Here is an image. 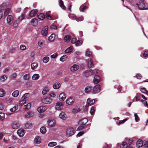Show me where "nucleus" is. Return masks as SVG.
<instances>
[{
    "label": "nucleus",
    "mask_w": 148,
    "mask_h": 148,
    "mask_svg": "<svg viewBox=\"0 0 148 148\" xmlns=\"http://www.w3.org/2000/svg\"><path fill=\"white\" fill-rule=\"evenodd\" d=\"M41 102L43 103L46 104H49L52 101V99L47 97H46L41 99Z\"/></svg>",
    "instance_id": "f257e3e1"
},
{
    "label": "nucleus",
    "mask_w": 148,
    "mask_h": 148,
    "mask_svg": "<svg viewBox=\"0 0 148 148\" xmlns=\"http://www.w3.org/2000/svg\"><path fill=\"white\" fill-rule=\"evenodd\" d=\"M75 133V131L72 127H69L67 129L66 131V135L69 136H71L73 135Z\"/></svg>",
    "instance_id": "f03ea898"
},
{
    "label": "nucleus",
    "mask_w": 148,
    "mask_h": 148,
    "mask_svg": "<svg viewBox=\"0 0 148 148\" xmlns=\"http://www.w3.org/2000/svg\"><path fill=\"white\" fill-rule=\"evenodd\" d=\"M95 102L94 99H91L90 98H88L87 100V104L85 106V109L86 111L88 110V106L92 105Z\"/></svg>",
    "instance_id": "7ed1b4c3"
},
{
    "label": "nucleus",
    "mask_w": 148,
    "mask_h": 148,
    "mask_svg": "<svg viewBox=\"0 0 148 148\" xmlns=\"http://www.w3.org/2000/svg\"><path fill=\"white\" fill-rule=\"evenodd\" d=\"M63 104L61 102H58L56 103L55 106V109L57 110H60L63 108Z\"/></svg>",
    "instance_id": "20e7f679"
},
{
    "label": "nucleus",
    "mask_w": 148,
    "mask_h": 148,
    "mask_svg": "<svg viewBox=\"0 0 148 148\" xmlns=\"http://www.w3.org/2000/svg\"><path fill=\"white\" fill-rule=\"evenodd\" d=\"M14 19V17L13 16L11 15H8L6 18V22L7 23L10 25L12 24V21H13Z\"/></svg>",
    "instance_id": "39448f33"
},
{
    "label": "nucleus",
    "mask_w": 148,
    "mask_h": 148,
    "mask_svg": "<svg viewBox=\"0 0 148 148\" xmlns=\"http://www.w3.org/2000/svg\"><path fill=\"white\" fill-rule=\"evenodd\" d=\"M75 101L74 97H71L67 99L66 101V103L69 105H72Z\"/></svg>",
    "instance_id": "423d86ee"
},
{
    "label": "nucleus",
    "mask_w": 148,
    "mask_h": 148,
    "mask_svg": "<svg viewBox=\"0 0 148 148\" xmlns=\"http://www.w3.org/2000/svg\"><path fill=\"white\" fill-rule=\"evenodd\" d=\"M136 5L138 6V7L140 10H147V8H145V5L143 2H141L139 4L137 3Z\"/></svg>",
    "instance_id": "0eeeda50"
},
{
    "label": "nucleus",
    "mask_w": 148,
    "mask_h": 148,
    "mask_svg": "<svg viewBox=\"0 0 148 148\" xmlns=\"http://www.w3.org/2000/svg\"><path fill=\"white\" fill-rule=\"evenodd\" d=\"M100 87L99 85H97L95 86L93 89V91L94 93H97L100 92Z\"/></svg>",
    "instance_id": "6e6552de"
},
{
    "label": "nucleus",
    "mask_w": 148,
    "mask_h": 148,
    "mask_svg": "<svg viewBox=\"0 0 148 148\" xmlns=\"http://www.w3.org/2000/svg\"><path fill=\"white\" fill-rule=\"evenodd\" d=\"M48 123L50 127H53L56 124V122L54 120L50 119L48 120Z\"/></svg>",
    "instance_id": "1a4fd4ad"
},
{
    "label": "nucleus",
    "mask_w": 148,
    "mask_h": 148,
    "mask_svg": "<svg viewBox=\"0 0 148 148\" xmlns=\"http://www.w3.org/2000/svg\"><path fill=\"white\" fill-rule=\"evenodd\" d=\"M34 116V113L32 111H28L25 115V117L26 118H30Z\"/></svg>",
    "instance_id": "9d476101"
},
{
    "label": "nucleus",
    "mask_w": 148,
    "mask_h": 148,
    "mask_svg": "<svg viewBox=\"0 0 148 148\" xmlns=\"http://www.w3.org/2000/svg\"><path fill=\"white\" fill-rule=\"evenodd\" d=\"M94 72L92 70H87L84 72V74L86 77H88L93 75Z\"/></svg>",
    "instance_id": "9b49d317"
},
{
    "label": "nucleus",
    "mask_w": 148,
    "mask_h": 148,
    "mask_svg": "<svg viewBox=\"0 0 148 148\" xmlns=\"http://www.w3.org/2000/svg\"><path fill=\"white\" fill-rule=\"evenodd\" d=\"M17 133L18 135L21 137L24 135L25 133V132L23 129H20L18 130Z\"/></svg>",
    "instance_id": "f8f14e48"
},
{
    "label": "nucleus",
    "mask_w": 148,
    "mask_h": 148,
    "mask_svg": "<svg viewBox=\"0 0 148 148\" xmlns=\"http://www.w3.org/2000/svg\"><path fill=\"white\" fill-rule=\"evenodd\" d=\"M59 117L60 119L65 120L67 118V116L64 112H62L60 114Z\"/></svg>",
    "instance_id": "ddd939ff"
},
{
    "label": "nucleus",
    "mask_w": 148,
    "mask_h": 148,
    "mask_svg": "<svg viewBox=\"0 0 148 148\" xmlns=\"http://www.w3.org/2000/svg\"><path fill=\"white\" fill-rule=\"evenodd\" d=\"M47 110V108L45 106H41L38 108L37 110L38 112H43Z\"/></svg>",
    "instance_id": "4468645a"
},
{
    "label": "nucleus",
    "mask_w": 148,
    "mask_h": 148,
    "mask_svg": "<svg viewBox=\"0 0 148 148\" xmlns=\"http://www.w3.org/2000/svg\"><path fill=\"white\" fill-rule=\"evenodd\" d=\"M100 80V78L99 76L97 75H96L94 77L93 82L95 84H97L99 82Z\"/></svg>",
    "instance_id": "2eb2a0df"
},
{
    "label": "nucleus",
    "mask_w": 148,
    "mask_h": 148,
    "mask_svg": "<svg viewBox=\"0 0 148 148\" xmlns=\"http://www.w3.org/2000/svg\"><path fill=\"white\" fill-rule=\"evenodd\" d=\"M48 27L45 26L42 29L41 33L42 35L46 36L48 33Z\"/></svg>",
    "instance_id": "dca6fc26"
},
{
    "label": "nucleus",
    "mask_w": 148,
    "mask_h": 148,
    "mask_svg": "<svg viewBox=\"0 0 148 148\" xmlns=\"http://www.w3.org/2000/svg\"><path fill=\"white\" fill-rule=\"evenodd\" d=\"M79 68V67L78 65L74 64L71 67L70 69L71 71L74 72L77 71Z\"/></svg>",
    "instance_id": "f3484780"
},
{
    "label": "nucleus",
    "mask_w": 148,
    "mask_h": 148,
    "mask_svg": "<svg viewBox=\"0 0 148 148\" xmlns=\"http://www.w3.org/2000/svg\"><path fill=\"white\" fill-rule=\"evenodd\" d=\"M136 147L138 148L141 147L143 145V140L140 139L138 140L136 142Z\"/></svg>",
    "instance_id": "a211bd4d"
},
{
    "label": "nucleus",
    "mask_w": 148,
    "mask_h": 148,
    "mask_svg": "<svg viewBox=\"0 0 148 148\" xmlns=\"http://www.w3.org/2000/svg\"><path fill=\"white\" fill-rule=\"evenodd\" d=\"M88 66V68H90L94 66L93 62L92 61L91 59H89L87 60Z\"/></svg>",
    "instance_id": "6ab92c4d"
},
{
    "label": "nucleus",
    "mask_w": 148,
    "mask_h": 148,
    "mask_svg": "<svg viewBox=\"0 0 148 148\" xmlns=\"http://www.w3.org/2000/svg\"><path fill=\"white\" fill-rule=\"evenodd\" d=\"M19 23V21L17 20H14L12 23V27L14 28L17 27L18 26Z\"/></svg>",
    "instance_id": "aec40b11"
},
{
    "label": "nucleus",
    "mask_w": 148,
    "mask_h": 148,
    "mask_svg": "<svg viewBox=\"0 0 148 148\" xmlns=\"http://www.w3.org/2000/svg\"><path fill=\"white\" fill-rule=\"evenodd\" d=\"M88 120L87 119H83L81 120L79 122V123L80 125H85L88 122Z\"/></svg>",
    "instance_id": "412c9836"
},
{
    "label": "nucleus",
    "mask_w": 148,
    "mask_h": 148,
    "mask_svg": "<svg viewBox=\"0 0 148 148\" xmlns=\"http://www.w3.org/2000/svg\"><path fill=\"white\" fill-rule=\"evenodd\" d=\"M66 97L65 94L62 93L60 94L59 97V99L62 101H64Z\"/></svg>",
    "instance_id": "4be33fe9"
},
{
    "label": "nucleus",
    "mask_w": 148,
    "mask_h": 148,
    "mask_svg": "<svg viewBox=\"0 0 148 148\" xmlns=\"http://www.w3.org/2000/svg\"><path fill=\"white\" fill-rule=\"evenodd\" d=\"M60 84L59 82L55 83L53 85V88L55 89H58L60 87Z\"/></svg>",
    "instance_id": "5701e85b"
},
{
    "label": "nucleus",
    "mask_w": 148,
    "mask_h": 148,
    "mask_svg": "<svg viewBox=\"0 0 148 148\" xmlns=\"http://www.w3.org/2000/svg\"><path fill=\"white\" fill-rule=\"evenodd\" d=\"M133 139L132 138L127 139L126 138L125 140V141H123V142H125L127 143V145H130L132 144V142L133 141Z\"/></svg>",
    "instance_id": "b1692460"
},
{
    "label": "nucleus",
    "mask_w": 148,
    "mask_h": 148,
    "mask_svg": "<svg viewBox=\"0 0 148 148\" xmlns=\"http://www.w3.org/2000/svg\"><path fill=\"white\" fill-rule=\"evenodd\" d=\"M38 66V64L36 62H33L31 65V69L33 70L36 69Z\"/></svg>",
    "instance_id": "393cba45"
},
{
    "label": "nucleus",
    "mask_w": 148,
    "mask_h": 148,
    "mask_svg": "<svg viewBox=\"0 0 148 148\" xmlns=\"http://www.w3.org/2000/svg\"><path fill=\"white\" fill-rule=\"evenodd\" d=\"M71 39V36L70 35H66L64 36V40L65 42H68L70 41Z\"/></svg>",
    "instance_id": "a878e982"
},
{
    "label": "nucleus",
    "mask_w": 148,
    "mask_h": 148,
    "mask_svg": "<svg viewBox=\"0 0 148 148\" xmlns=\"http://www.w3.org/2000/svg\"><path fill=\"white\" fill-rule=\"evenodd\" d=\"M37 11L36 10H32L29 14V16L31 17H33L36 15L37 13Z\"/></svg>",
    "instance_id": "bb28decb"
},
{
    "label": "nucleus",
    "mask_w": 148,
    "mask_h": 148,
    "mask_svg": "<svg viewBox=\"0 0 148 148\" xmlns=\"http://www.w3.org/2000/svg\"><path fill=\"white\" fill-rule=\"evenodd\" d=\"M31 106L32 104L31 103H28L27 105L24 106L23 108L25 110H28L30 109L31 107Z\"/></svg>",
    "instance_id": "cd10ccee"
},
{
    "label": "nucleus",
    "mask_w": 148,
    "mask_h": 148,
    "mask_svg": "<svg viewBox=\"0 0 148 148\" xmlns=\"http://www.w3.org/2000/svg\"><path fill=\"white\" fill-rule=\"evenodd\" d=\"M34 142L37 144H39L41 143V139L38 136H36Z\"/></svg>",
    "instance_id": "c85d7f7f"
},
{
    "label": "nucleus",
    "mask_w": 148,
    "mask_h": 148,
    "mask_svg": "<svg viewBox=\"0 0 148 148\" xmlns=\"http://www.w3.org/2000/svg\"><path fill=\"white\" fill-rule=\"evenodd\" d=\"M56 35L54 34H52L48 38V40L51 42L53 41L55 38Z\"/></svg>",
    "instance_id": "c756f323"
},
{
    "label": "nucleus",
    "mask_w": 148,
    "mask_h": 148,
    "mask_svg": "<svg viewBox=\"0 0 148 148\" xmlns=\"http://www.w3.org/2000/svg\"><path fill=\"white\" fill-rule=\"evenodd\" d=\"M73 50V48L72 46H70L67 48L65 51L66 53H70Z\"/></svg>",
    "instance_id": "7c9ffc66"
},
{
    "label": "nucleus",
    "mask_w": 148,
    "mask_h": 148,
    "mask_svg": "<svg viewBox=\"0 0 148 148\" xmlns=\"http://www.w3.org/2000/svg\"><path fill=\"white\" fill-rule=\"evenodd\" d=\"M38 18L40 20H43L45 18V16L42 13L38 14L37 15Z\"/></svg>",
    "instance_id": "2f4dec72"
},
{
    "label": "nucleus",
    "mask_w": 148,
    "mask_h": 148,
    "mask_svg": "<svg viewBox=\"0 0 148 148\" xmlns=\"http://www.w3.org/2000/svg\"><path fill=\"white\" fill-rule=\"evenodd\" d=\"M40 77L39 75L38 74H35L33 75L32 77V79L34 80L38 79Z\"/></svg>",
    "instance_id": "473e14b6"
},
{
    "label": "nucleus",
    "mask_w": 148,
    "mask_h": 148,
    "mask_svg": "<svg viewBox=\"0 0 148 148\" xmlns=\"http://www.w3.org/2000/svg\"><path fill=\"white\" fill-rule=\"evenodd\" d=\"M19 94V92L18 90L14 91L12 94V96L15 97H17Z\"/></svg>",
    "instance_id": "72a5a7b5"
},
{
    "label": "nucleus",
    "mask_w": 148,
    "mask_h": 148,
    "mask_svg": "<svg viewBox=\"0 0 148 148\" xmlns=\"http://www.w3.org/2000/svg\"><path fill=\"white\" fill-rule=\"evenodd\" d=\"M32 126V124L29 122L26 123L25 125V127L26 129H29Z\"/></svg>",
    "instance_id": "f704fd0d"
},
{
    "label": "nucleus",
    "mask_w": 148,
    "mask_h": 148,
    "mask_svg": "<svg viewBox=\"0 0 148 148\" xmlns=\"http://www.w3.org/2000/svg\"><path fill=\"white\" fill-rule=\"evenodd\" d=\"M92 88L90 86H87L85 88L84 91L86 93H88L90 92Z\"/></svg>",
    "instance_id": "c9c22d12"
},
{
    "label": "nucleus",
    "mask_w": 148,
    "mask_h": 148,
    "mask_svg": "<svg viewBox=\"0 0 148 148\" xmlns=\"http://www.w3.org/2000/svg\"><path fill=\"white\" fill-rule=\"evenodd\" d=\"M40 132L43 134L45 133L47 131L46 127H41L40 128Z\"/></svg>",
    "instance_id": "e433bc0d"
},
{
    "label": "nucleus",
    "mask_w": 148,
    "mask_h": 148,
    "mask_svg": "<svg viewBox=\"0 0 148 148\" xmlns=\"http://www.w3.org/2000/svg\"><path fill=\"white\" fill-rule=\"evenodd\" d=\"M49 96L52 98H54L56 95V93L53 91H51L50 92L49 94Z\"/></svg>",
    "instance_id": "4c0bfd02"
},
{
    "label": "nucleus",
    "mask_w": 148,
    "mask_h": 148,
    "mask_svg": "<svg viewBox=\"0 0 148 148\" xmlns=\"http://www.w3.org/2000/svg\"><path fill=\"white\" fill-rule=\"evenodd\" d=\"M49 91V89L48 87H45L42 90V93L43 95L46 94Z\"/></svg>",
    "instance_id": "58836bf2"
},
{
    "label": "nucleus",
    "mask_w": 148,
    "mask_h": 148,
    "mask_svg": "<svg viewBox=\"0 0 148 148\" xmlns=\"http://www.w3.org/2000/svg\"><path fill=\"white\" fill-rule=\"evenodd\" d=\"M18 127V124L16 123H13L12 125V128L13 129H17Z\"/></svg>",
    "instance_id": "ea45409f"
},
{
    "label": "nucleus",
    "mask_w": 148,
    "mask_h": 148,
    "mask_svg": "<svg viewBox=\"0 0 148 148\" xmlns=\"http://www.w3.org/2000/svg\"><path fill=\"white\" fill-rule=\"evenodd\" d=\"M31 23L33 25H35L37 24L38 23V21L36 19L33 18L31 20Z\"/></svg>",
    "instance_id": "a19ab883"
},
{
    "label": "nucleus",
    "mask_w": 148,
    "mask_h": 148,
    "mask_svg": "<svg viewBox=\"0 0 148 148\" xmlns=\"http://www.w3.org/2000/svg\"><path fill=\"white\" fill-rule=\"evenodd\" d=\"M49 60V57L46 56L44 57L42 59V61L44 63H46L48 62Z\"/></svg>",
    "instance_id": "79ce46f5"
},
{
    "label": "nucleus",
    "mask_w": 148,
    "mask_h": 148,
    "mask_svg": "<svg viewBox=\"0 0 148 148\" xmlns=\"http://www.w3.org/2000/svg\"><path fill=\"white\" fill-rule=\"evenodd\" d=\"M67 58V56L65 55L62 56L60 58V60L62 62H64L66 61Z\"/></svg>",
    "instance_id": "37998d69"
},
{
    "label": "nucleus",
    "mask_w": 148,
    "mask_h": 148,
    "mask_svg": "<svg viewBox=\"0 0 148 148\" xmlns=\"http://www.w3.org/2000/svg\"><path fill=\"white\" fill-rule=\"evenodd\" d=\"M29 95L28 93H26L24 94L22 97V99L25 100V99L29 97Z\"/></svg>",
    "instance_id": "c03bdc74"
},
{
    "label": "nucleus",
    "mask_w": 148,
    "mask_h": 148,
    "mask_svg": "<svg viewBox=\"0 0 148 148\" xmlns=\"http://www.w3.org/2000/svg\"><path fill=\"white\" fill-rule=\"evenodd\" d=\"M140 91L148 95V91H147L145 88H141Z\"/></svg>",
    "instance_id": "a18cd8bd"
},
{
    "label": "nucleus",
    "mask_w": 148,
    "mask_h": 148,
    "mask_svg": "<svg viewBox=\"0 0 148 148\" xmlns=\"http://www.w3.org/2000/svg\"><path fill=\"white\" fill-rule=\"evenodd\" d=\"M92 54V52L89 51V49H87L86 50V56L90 57Z\"/></svg>",
    "instance_id": "49530a36"
},
{
    "label": "nucleus",
    "mask_w": 148,
    "mask_h": 148,
    "mask_svg": "<svg viewBox=\"0 0 148 148\" xmlns=\"http://www.w3.org/2000/svg\"><path fill=\"white\" fill-rule=\"evenodd\" d=\"M57 143L56 142H50L48 144V146L50 147H53L57 145Z\"/></svg>",
    "instance_id": "de8ad7c7"
},
{
    "label": "nucleus",
    "mask_w": 148,
    "mask_h": 148,
    "mask_svg": "<svg viewBox=\"0 0 148 148\" xmlns=\"http://www.w3.org/2000/svg\"><path fill=\"white\" fill-rule=\"evenodd\" d=\"M26 102V100L22 99V100L20 101L18 103V105L20 106H21L24 104Z\"/></svg>",
    "instance_id": "09e8293b"
},
{
    "label": "nucleus",
    "mask_w": 148,
    "mask_h": 148,
    "mask_svg": "<svg viewBox=\"0 0 148 148\" xmlns=\"http://www.w3.org/2000/svg\"><path fill=\"white\" fill-rule=\"evenodd\" d=\"M18 109V106H15L12 108L10 109V111L12 112H14Z\"/></svg>",
    "instance_id": "8fccbe9b"
},
{
    "label": "nucleus",
    "mask_w": 148,
    "mask_h": 148,
    "mask_svg": "<svg viewBox=\"0 0 148 148\" xmlns=\"http://www.w3.org/2000/svg\"><path fill=\"white\" fill-rule=\"evenodd\" d=\"M5 94L4 90L2 89H0V97H3Z\"/></svg>",
    "instance_id": "3c124183"
},
{
    "label": "nucleus",
    "mask_w": 148,
    "mask_h": 148,
    "mask_svg": "<svg viewBox=\"0 0 148 148\" xmlns=\"http://www.w3.org/2000/svg\"><path fill=\"white\" fill-rule=\"evenodd\" d=\"M51 12L50 11H48L46 12V15L47 18L49 20H52V18L50 16Z\"/></svg>",
    "instance_id": "603ef678"
},
{
    "label": "nucleus",
    "mask_w": 148,
    "mask_h": 148,
    "mask_svg": "<svg viewBox=\"0 0 148 148\" xmlns=\"http://www.w3.org/2000/svg\"><path fill=\"white\" fill-rule=\"evenodd\" d=\"M140 96L138 95V94H137L133 99V101H138L140 99Z\"/></svg>",
    "instance_id": "864d4df0"
},
{
    "label": "nucleus",
    "mask_w": 148,
    "mask_h": 148,
    "mask_svg": "<svg viewBox=\"0 0 148 148\" xmlns=\"http://www.w3.org/2000/svg\"><path fill=\"white\" fill-rule=\"evenodd\" d=\"M25 15L22 14L21 16H19L18 18V20L20 22L24 18Z\"/></svg>",
    "instance_id": "5fc2aeb1"
},
{
    "label": "nucleus",
    "mask_w": 148,
    "mask_h": 148,
    "mask_svg": "<svg viewBox=\"0 0 148 148\" xmlns=\"http://www.w3.org/2000/svg\"><path fill=\"white\" fill-rule=\"evenodd\" d=\"M127 147V143L125 142H122L120 148H126Z\"/></svg>",
    "instance_id": "6e6d98bb"
},
{
    "label": "nucleus",
    "mask_w": 148,
    "mask_h": 148,
    "mask_svg": "<svg viewBox=\"0 0 148 148\" xmlns=\"http://www.w3.org/2000/svg\"><path fill=\"white\" fill-rule=\"evenodd\" d=\"M5 114L3 113H0V120L3 121L5 118Z\"/></svg>",
    "instance_id": "4d7b16f0"
},
{
    "label": "nucleus",
    "mask_w": 148,
    "mask_h": 148,
    "mask_svg": "<svg viewBox=\"0 0 148 148\" xmlns=\"http://www.w3.org/2000/svg\"><path fill=\"white\" fill-rule=\"evenodd\" d=\"M8 78V77L5 75H2L0 79L2 82H4Z\"/></svg>",
    "instance_id": "13d9d810"
},
{
    "label": "nucleus",
    "mask_w": 148,
    "mask_h": 148,
    "mask_svg": "<svg viewBox=\"0 0 148 148\" xmlns=\"http://www.w3.org/2000/svg\"><path fill=\"white\" fill-rule=\"evenodd\" d=\"M20 49L22 51L25 50L26 49V46L24 45H21L20 46Z\"/></svg>",
    "instance_id": "bf43d9fd"
},
{
    "label": "nucleus",
    "mask_w": 148,
    "mask_h": 148,
    "mask_svg": "<svg viewBox=\"0 0 148 148\" xmlns=\"http://www.w3.org/2000/svg\"><path fill=\"white\" fill-rule=\"evenodd\" d=\"M29 74H25L23 76V79L25 80H29Z\"/></svg>",
    "instance_id": "052dcab7"
},
{
    "label": "nucleus",
    "mask_w": 148,
    "mask_h": 148,
    "mask_svg": "<svg viewBox=\"0 0 148 148\" xmlns=\"http://www.w3.org/2000/svg\"><path fill=\"white\" fill-rule=\"evenodd\" d=\"M10 10L9 8L7 9L5 11L4 14L5 16H7L10 14Z\"/></svg>",
    "instance_id": "680f3d73"
},
{
    "label": "nucleus",
    "mask_w": 148,
    "mask_h": 148,
    "mask_svg": "<svg viewBox=\"0 0 148 148\" xmlns=\"http://www.w3.org/2000/svg\"><path fill=\"white\" fill-rule=\"evenodd\" d=\"M59 4L60 6L63 9H65V7L64 5L63 1L61 0L60 1Z\"/></svg>",
    "instance_id": "e2e57ef3"
},
{
    "label": "nucleus",
    "mask_w": 148,
    "mask_h": 148,
    "mask_svg": "<svg viewBox=\"0 0 148 148\" xmlns=\"http://www.w3.org/2000/svg\"><path fill=\"white\" fill-rule=\"evenodd\" d=\"M95 112V110L94 106L91 107L90 110V113L92 115L94 114Z\"/></svg>",
    "instance_id": "0e129e2a"
},
{
    "label": "nucleus",
    "mask_w": 148,
    "mask_h": 148,
    "mask_svg": "<svg viewBox=\"0 0 148 148\" xmlns=\"http://www.w3.org/2000/svg\"><path fill=\"white\" fill-rule=\"evenodd\" d=\"M82 41L81 40H78L75 43L76 46H77L81 45L82 44Z\"/></svg>",
    "instance_id": "69168bd1"
},
{
    "label": "nucleus",
    "mask_w": 148,
    "mask_h": 148,
    "mask_svg": "<svg viewBox=\"0 0 148 148\" xmlns=\"http://www.w3.org/2000/svg\"><path fill=\"white\" fill-rule=\"evenodd\" d=\"M80 111V110L79 108H76L73 110V112L74 113H76L79 112Z\"/></svg>",
    "instance_id": "338daca9"
},
{
    "label": "nucleus",
    "mask_w": 148,
    "mask_h": 148,
    "mask_svg": "<svg viewBox=\"0 0 148 148\" xmlns=\"http://www.w3.org/2000/svg\"><path fill=\"white\" fill-rule=\"evenodd\" d=\"M82 7V6H80V8H79L80 10L82 12H84V11L86 9H87V6H84L83 7H82V9H81Z\"/></svg>",
    "instance_id": "774afa93"
}]
</instances>
